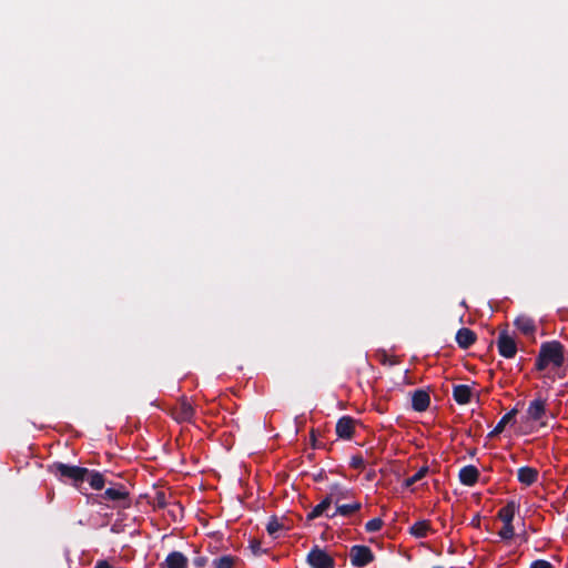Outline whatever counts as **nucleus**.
Listing matches in <instances>:
<instances>
[{
  "label": "nucleus",
  "mask_w": 568,
  "mask_h": 568,
  "mask_svg": "<svg viewBox=\"0 0 568 568\" xmlns=\"http://www.w3.org/2000/svg\"><path fill=\"white\" fill-rule=\"evenodd\" d=\"M52 471L61 477L72 480L75 487H79L89 475V469L79 466H69L62 463L54 464Z\"/></svg>",
  "instance_id": "obj_2"
},
{
  "label": "nucleus",
  "mask_w": 568,
  "mask_h": 568,
  "mask_svg": "<svg viewBox=\"0 0 568 568\" xmlns=\"http://www.w3.org/2000/svg\"><path fill=\"white\" fill-rule=\"evenodd\" d=\"M355 419L348 416L342 417L336 424V434L339 438L351 439L355 430Z\"/></svg>",
  "instance_id": "obj_7"
},
{
  "label": "nucleus",
  "mask_w": 568,
  "mask_h": 568,
  "mask_svg": "<svg viewBox=\"0 0 568 568\" xmlns=\"http://www.w3.org/2000/svg\"><path fill=\"white\" fill-rule=\"evenodd\" d=\"M530 568H554L552 565L547 560H536L530 565Z\"/></svg>",
  "instance_id": "obj_28"
},
{
  "label": "nucleus",
  "mask_w": 568,
  "mask_h": 568,
  "mask_svg": "<svg viewBox=\"0 0 568 568\" xmlns=\"http://www.w3.org/2000/svg\"><path fill=\"white\" fill-rule=\"evenodd\" d=\"M565 362V348L558 341L541 344L536 361V368L545 371L547 367H560Z\"/></svg>",
  "instance_id": "obj_1"
},
{
  "label": "nucleus",
  "mask_w": 568,
  "mask_h": 568,
  "mask_svg": "<svg viewBox=\"0 0 568 568\" xmlns=\"http://www.w3.org/2000/svg\"><path fill=\"white\" fill-rule=\"evenodd\" d=\"M85 480H88L90 486L93 489H97V490L102 489L103 486H104V478H103V476L100 473H97V471H90L89 470V475H87Z\"/></svg>",
  "instance_id": "obj_21"
},
{
  "label": "nucleus",
  "mask_w": 568,
  "mask_h": 568,
  "mask_svg": "<svg viewBox=\"0 0 568 568\" xmlns=\"http://www.w3.org/2000/svg\"><path fill=\"white\" fill-rule=\"evenodd\" d=\"M233 564H234L233 558L225 556V557H221V558L216 559L214 561V567L215 568H233Z\"/></svg>",
  "instance_id": "obj_26"
},
{
  "label": "nucleus",
  "mask_w": 568,
  "mask_h": 568,
  "mask_svg": "<svg viewBox=\"0 0 568 568\" xmlns=\"http://www.w3.org/2000/svg\"><path fill=\"white\" fill-rule=\"evenodd\" d=\"M428 473V467H422L418 471H416L412 477H408L406 480H405V486L406 487H409L412 485H414L415 483L422 480L426 474Z\"/></svg>",
  "instance_id": "obj_23"
},
{
  "label": "nucleus",
  "mask_w": 568,
  "mask_h": 568,
  "mask_svg": "<svg viewBox=\"0 0 568 568\" xmlns=\"http://www.w3.org/2000/svg\"><path fill=\"white\" fill-rule=\"evenodd\" d=\"M125 496H126V494L123 490L116 489V488H108L104 491V497L108 499H111V500L124 499Z\"/></svg>",
  "instance_id": "obj_24"
},
{
  "label": "nucleus",
  "mask_w": 568,
  "mask_h": 568,
  "mask_svg": "<svg viewBox=\"0 0 568 568\" xmlns=\"http://www.w3.org/2000/svg\"><path fill=\"white\" fill-rule=\"evenodd\" d=\"M498 536L504 540H510L515 536V528L513 523H503L501 529L498 531Z\"/></svg>",
  "instance_id": "obj_22"
},
{
  "label": "nucleus",
  "mask_w": 568,
  "mask_h": 568,
  "mask_svg": "<svg viewBox=\"0 0 568 568\" xmlns=\"http://www.w3.org/2000/svg\"><path fill=\"white\" fill-rule=\"evenodd\" d=\"M94 568H111V567L108 562L101 561Z\"/></svg>",
  "instance_id": "obj_30"
},
{
  "label": "nucleus",
  "mask_w": 568,
  "mask_h": 568,
  "mask_svg": "<svg viewBox=\"0 0 568 568\" xmlns=\"http://www.w3.org/2000/svg\"><path fill=\"white\" fill-rule=\"evenodd\" d=\"M479 471L475 466L463 467L459 471V480L466 486H473L477 483Z\"/></svg>",
  "instance_id": "obj_9"
},
{
  "label": "nucleus",
  "mask_w": 568,
  "mask_h": 568,
  "mask_svg": "<svg viewBox=\"0 0 568 568\" xmlns=\"http://www.w3.org/2000/svg\"><path fill=\"white\" fill-rule=\"evenodd\" d=\"M538 478L537 469L532 467H521L518 469V480L527 486L532 485Z\"/></svg>",
  "instance_id": "obj_15"
},
{
  "label": "nucleus",
  "mask_w": 568,
  "mask_h": 568,
  "mask_svg": "<svg viewBox=\"0 0 568 568\" xmlns=\"http://www.w3.org/2000/svg\"><path fill=\"white\" fill-rule=\"evenodd\" d=\"M456 341L462 348H468L476 341V334L469 328H462L457 332Z\"/></svg>",
  "instance_id": "obj_14"
},
{
  "label": "nucleus",
  "mask_w": 568,
  "mask_h": 568,
  "mask_svg": "<svg viewBox=\"0 0 568 568\" xmlns=\"http://www.w3.org/2000/svg\"><path fill=\"white\" fill-rule=\"evenodd\" d=\"M519 505L515 500H509L506 506L499 509L497 517L503 523H513L516 513L518 511Z\"/></svg>",
  "instance_id": "obj_10"
},
{
  "label": "nucleus",
  "mask_w": 568,
  "mask_h": 568,
  "mask_svg": "<svg viewBox=\"0 0 568 568\" xmlns=\"http://www.w3.org/2000/svg\"><path fill=\"white\" fill-rule=\"evenodd\" d=\"M173 416L179 422H187L193 417L194 410L192 405L186 400H180L173 408Z\"/></svg>",
  "instance_id": "obj_8"
},
{
  "label": "nucleus",
  "mask_w": 568,
  "mask_h": 568,
  "mask_svg": "<svg viewBox=\"0 0 568 568\" xmlns=\"http://www.w3.org/2000/svg\"><path fill=\"white\" fill-rule=\"evenodd\" d=\"M429 395L424 390H416L412 397L413 408L417 412H424L429 406Z\"/></svg>",
  "instance_id": "obj_11"
},
{
  "label": "nucleus",
  "mask_w": 568,
  "mask_h": 568,
  "mask_svg": "<svg viewBox=\"0 0 568 568\" xmlns=\"http://www.w3.org/2000/svg\"><path fill=\"white\" fill-rule=\"evenodd\" d=\"M454 398L458 404H467L470 400L471 389L467 385H457L454 387Z\"/></svg>",
  "instance_id": "obj_16"
},
{
  "label": "nucleus",
  "mask_w": 568,
  "mask_h": 568,
  "mask_svg": "<svg viewBox=\"0 0 568 568\" xmlns=\"http://www.w3.org/2000/svg\"><path fill=\"white\" fill-rule=\"evenodd\" d=\"M497 347L500 353L506 358H513L517 353V345L513 337L507 334H500L497 339Z\"/></svg>",
  "instance_id": "obj_6"
},
{
  "label": "nucleus",
  "mask_w": 568,
  "mask_h": 568,
  "mask_svg": "<svg viewBox=\"0 0 568 568\" xmlns=\"http://www.w3.org/2000/svg\"><path fill=\"white\" fill-rule=\"evenodd\" d=\"M382 526H383V520L379 518H374V519L369 520L365 527L368 532H375V531H378L382 528Z\"/></svg>",
  "instance_id": "obj_27"
},
{
  "label": "nucleus",
  "mask_w": 568,
  "mask_h": 568,
  "mask_svg": "<svg viewBox=\"0 0 568 568\" xmlns=\"http://www.w3.org/2000/svg\"><path fill=\"white\" fill-rule=\"evenodd\" d=\"M258 545L260 544L257 541L252 542V548L254 551H256V548L258 547Z\"/></svg>",
  "instance_id": "obj_31"
},
{
  "label": "nucleus",
  "mask_w": 568,
  "mask_h": 568,
  "mask_svg": "<svg viewBox=\"0 0 568 568\" xmlns=\"http://www.w3.org/2000/svg\"><path fill=\"white\" fill-rule=\"evenodd\" d=\"M359 509H361V504L359 503L342 505V506H337L335 513H333L331 515L327 514V516L328 517H334L337 514L342 515V516H348V515H352V514L358 511Z\"/></svg>",
  "instance_id": "obj_19"
},
{
  "label": "nucleus",
  "mask_w": 568,
  "mask_h": 568,
  "mask_svg": "<svg viewBox=\"0 0 568 568\" xmlns=\"http://www.w3.org/2000/svg\"><path fill=\"white\" fill-rule=\"evenodd\" d=\"M546 400L541 398H536L529 403V406L526 412V423L529 430H532V423H539L540 426L545 427L546 423L544 418L546 417Z\"/></svg>",
  "instance_id": "obj_3"
},
{
  "label": "nucleus",
  "mask_w": 568,
  "mask_h": 568,
  "mask_svg": "<svg viewBox=\"0 0 568 568\" xmlns=\"http://www.w3.org/2000/svg\"><path fill=\"white\" fill-rule=\"evenodd\" d=\"M352 466L355 468H361L363 466V459L361 457H353Z\"/></svg>",
  "instance_id": "obj_29"
},
{
  "label": "nucleus",
  "mask_w": 568,
  "mask_h": 568,
  "mask_svg": "<svg viewBox=\"0 0 568 568\" xmlns=\"http://www.w3.org/2000/svg\"><path fill=\"white\" fill-rule=\"evenodd\" d=\"M332 506V497L327 496L323 499L318 505H316L313 510L307 515V519L312 520L324 515Z\"/></svg>",
  "instance_id": "obj_18"
},
{
  "label": "nucleus",
  "mask_w": 568,
  "mask_h": 568,
  "mask_svg": "<svg viewBox=\"0 0 568 568\" xmlns=\"http://www.w3.org/2000/svg\"><path fill=\"white\" fill-rule=\"evenodd\" d=\"M517 412H518V410H517L516 408H514V409H511L509 413H507V414H506V415H505V416L499 420V423L496 425V427L494 428V430L490 433V436H496V435L500 434V433L505 429L506 425H507L508 423H510V422L514 419V417L516 416Z\"/></svg>",
  "instance_id": "obj_20"
},
{
  "label": "nucleus",
  "mask_w": 568,
  "mask_h": 568,
  "mask_svg": "<svg viewBox=\"0 0 568 568\" xmlns=\"http://www.w3.org/2000/svg\"><path fill=\"white\" fill-rule=\"evenodd\" d=\"M409 532L416 538H425L433 532V528L428 520H419L410 526Z\"/></svg>",
  "instance_id": "obj_12"
},
{
  "label": "nucleus",
  "mask_w": 568,
  "mask_h": 568,
  "mask_svg": "<svg viewBox=\"0 0 568 568\" xmlns=\"http://www.w3.org/2000/svg\"><path fill=\"white\" fill-rule=\"evenodd\" d=\"M516 327L525 335H531L536 331L532 318L527 315H520L515 321Z\"/></svg>",
  "instance_id": "obj_13"
},
{
  "label": "nucleus",
  "mask_w": 568,
  "mask_h": 568,
  "mask_svg": "<svg viewBox=\"0 0 568 568\" xmlns=\"http://www.w3.org/2000/svg\"><path fill=\"white\" fill-rule=\"evenodd\" d=\"M349 559L353 566L364 567L374 560V555L366 546H353L349 550Z\"/></svg>",
  "instance_id": "obj_5"
},
{
  "label": "nucleus",
  "mask_w": 568,
  "mask_h": 568,
  "mask_svg": "<svg viewBox=\"0 0 568 568\" xmlns=\"http://www.w3.org/2000/svg\"><path fill=\"white\" fill-rule=\"evenodd\" d=\"M283 528L282 524L275 519V518H272L267 526H266V530L267 532L271 535V536H274L276 537V534Z\"/></svg>",
  "instance_id": "obj_25"
},
{
  "label": "nucleus",
  "mask_w": 568,
  "mask_h": 568,
  "mask_svg": "<svg viewBox=\"0 0 568 568\" xmlns=\"http://www.w3.org/2000/svg\"><path fill=\"white\" fill-rule=\"evenodd\" d=\"M307 562L312 568H335L333 557L318 547L310 551Z\"/></svg>",
  "instance_id": "obj_4"
},
{
  "label": "nucleus",
  "mask_w": 568,
  "mask_h": 568,
  "mask_svg": "<svg viewBox=\"0 0 568 568\" xmlns=\"http://www.w3.org/2000/svg\"><path fill=\"white\" fill-rule=\"evenodd\" d=\"M187 559L186 557L178 551L170 554L166 558V567L168 568H186Z\"/></svg>",
  "instance_id": "obj_17"
}]
</instances>
